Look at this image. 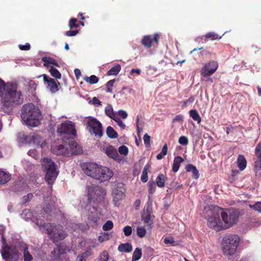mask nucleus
<instances>
[{
    "label": "nucleus",
    "mask_w": 261,
    "mask_h": 261,
    "mask_svg": "<svg viewBox=\"0 0 261 261\" xmlns=\"http://www.w3.org/2000/svg\"><path fill=\"white\" fill-rule=\"evenodd\" d=\"M220 213L221 208L218 206H207L204 208V216L208 226L216 231L223 230Z\"/></svg>",
    "instance_id": "obj_1"
},
{
    "label": "nucleus",
    "mask_w": 261,
    "mask_h": 261,
    "mask_svg": "<svg viewBox=\"0 0 261 261\" xmlns=\"http://www.w3.org/2000/svg\"><path fill=\"white\" fill-rule=\"evenodd\" d=\"M17 85L11 84L5 91L2 97L3 106L6 107H12L19 105L23 102V97L20 91L17 90Z\"/></svg>",
    "instance_id": "obj_2"
},
{
    "label": "nucleus",
    "mask_w": 261,
    "mask_h": 261,
    "mask_svg": "<svg viewBox=\"0 0 261 261\" xmlns=\"http://www.w3.org/2000/svg\"><path fill=\"white\" fill-rule=\"evenodd\" d=\"M41 165L45 173V180L49 185H53L59 173L57 166L51 159L47 158L42 159Z\"/></svg>",
    "instance_id": "obj_3"
},
{
    "label": "nucleus",
    "mask_w": 261,
    "mask_h": 261,
    "mask_svg": "<svg viewBox=\"0 0 261 261\" xmlns=\"http://www.w3.org/2000/svg\"><path fill=\"white\" fill-rule=\"evenodd\" d=\"M240 238L237 235L230 234L226 236L223 239L222 251L226 256H231L234 254L239 245Z\"/></svg>",
    "instance_id": "obj_4"
},
{
    "label": "nucleus",
    "mask_w": 261,
    "mask_h": 261,
    "mask_svg": "<svg viewBox=\"0 0 261 261\" xmlns=\"http://www.w3.org/2000/svg\"><path fill=\"white\" fill-rule=\"evenodd\" d=\"M221 218L222 221L223 229L229 228L237 224L239 214L233 209L223 210L221 208Z\"/></svg>",
    "instance_id": "obj_5"
},
{
    "label": "nucleus",
    "mask_w": 261,
    "mask_h": 261,
    "mask_svg": "<svg viewBox=\"0 0 261 261\" xmlns=\"http://www.w3.org/2000/svg\"><path fill=\"white\" fill-rule=\"evenodd\" d=\"M18 245H20V242L15 243L11 246L3 247L1 253L5 261L18 260L20 255L19 248L17 246Z\"/></svg>",
    "instance_id": "obj_6"
},
{
    "label": "nucleus",
    "mask_w": 261,
    "mask_h": 261,
    "mask_svg": "<svg viewBox=\"0 0 261 261\" xmlns=\"http://www.w3.org/2000/svg\"><path fill=\"white\" fill-rule=\"evenodd\" d=\"M44 227L46 230L50 239L54 242L63 240L67 236L60 225L47 223L44 225Z\"/></svg>",
    "instance_id": "obj_7"
},
{
    "label": "nucleus",
    "mask_w": 261,
    "mask_h": 261,
    "mask_svg": "<svg viewBox=\"0 0 261 261\" xmlns=\"http://www.w3.org/2000/svg\"><path fill=\"white\" fill-rule=\"evenodd\" d=\"M70 148H66L63 145H57L53 144L51 147L53 153L56 154H64L69 156L73 154H79L81 152L82 149L76 143L72 142L70 144Z\"/></svg>",
    "instance_id": "obj_8"
},
{
    "label": "nucleus",
    "mask_w": 261,
    "mask_h": 261,
    "mask_svg": "<svg viewBox=\"0 0 261 261\" xmlns=\"http://www.w3.org/2000/svg\"><path fill=\"white\" fill-rule=\"evenodd\" d=\"M88 200L93 202H100L106 194L105 190L98 186H89L87 188Z\"/></svg>",
    "instance_id": "obj_9"
},
{
    "label": "nucleus",
    "mask_w": 261,
    "mask_h": 261,
    "mask_svg": "<svg viewBox=\"0 0 261 261\" xmlns=\"http://www.w3.org/2000/svg\"><path fill=\"white\" fill-rule=\"evenodd\" d=\"M83 169L86 175L93 178L97 177L96 175L97 172L103 171V170H101V166L93 163H87L84 164L83 165Z\"/></svg>",
    "instance_id": "obj_10"
},
{
    "label": "nucleus",
    "mask_w": 261,
    "mask_h": 261,
    "mask_svg": "<svg viewBox=\"0 0 261 261\" xmlns=\"http://www.w3.org/2000/svg\"><path fill=\"white\" fill-rule=\"evenodd\" d=\"M89 127V132L91 134H94L95 136L101 137L102 135V129L101 123L96 119L89 117L87 123Z\"/></svg>",
    "instance_id": "obj_11"
},
{
    "label": "nucleus",
    "mask_w": 261,
    "mask_h": 261,
    "mask_svg": "<svg viewBox=\"0 0 261 261\" xmlns=\"http://www.w3.org/2000/svg\"><path fill=\"white\" fill-rule=\"evenodd\" d=\"M218 67V64L216 61H211L206 63L201 69V75L203 77H208L215 73Z\"/></svg>",
    "instance_id": "obj_12"
},
{
    "label": "nucleus",
    "mask_w": 261,
    "mask_h": 261,
    "mask_svg": "<svg viewBox=\"0 0 261 261\" xmlns=\"http://www.w3.org/2000/svg\"><path fill=\"white\" fill-rule=\"evenodd\" d=\"M41 76H43V80L46 83L47 88L51 93H55L59 90L58 86L60 85L59 82L57 83L54 79L48 77L45 74L38 76V78Z\"/></svg>",
    "instance_id": "obj_13"
},
{
    "label": "nucleus",
    "mask_w": 261,
    "mask_h": 261,
    "mask_svg": "<svg viewBox=\"0 0 261 261\" xmlns=\"http://www.w3.org/2000/svg\"><path fill=\"white\" fill-rule=\"evenodd\" d=\"M57 132L61 134H68L75 135V129L74 124L70 121L62 123L58 127Z\"/></svg>",
    "instance_id": "obj_14"
},
{
    "label": "nucleus",
    "mask_w": 261,
    "mask_h": 261,
    "mask_svg": "<svg viewBox=\"0 0 261 261\" xmlns=\"http://www.w3.org/2000/svg\"><path fill=\"white\" fill-rule=\"evenodd\" d=\"M23 123L28 126L36 127L40 124L38 115H21Z\"/></svg>",
    "instance_id": "obj_15"
},
{
    "label": "nucleus",
    "mask_w": 261,
    "mask_h": 261,
    "mask_svg": "<svg viewBox=\"0 0 261 261\" xmlns=\"http://www.w3.org/2000/svg\"><path fill=\"white\" fill-rule=\"evenodd\" d=\"M159 39L160 35L158 33L154 34L153 36L146 35L143 37L141 40V44L145 47L150 48L153 43L158 44Z\"/></svg>",
    "instance_id": "obj_16"
},
{
    "label": "nucleus",
    "mask_w": 261,
    "mask_h": 261,
    "mask_svg": "<svg viewBox=\"0 0 261 261\" xmlns=\"http://www.w3.org/2000/svg\"><path fill=\"white\" fill-rule=\"evenodd\" d=\"M101 169L103 171L97 172L96 175L98 177H94L95 179L98 180L100 182H103L108 180L112 177L113 172L110 169L101 166Z\"/></svg>",
    "instance_id": "obj_17"
},
{
    "label": "nucleus",
    "mask_w": 261,
    "mask_h": 261,
    "mask_svg": "<svg viewBox=\"0 0 261 261\" xmlns=\"http://www.w3.org/2000/svg\"><path fill=\"white\" fill-rule=\"evenodd\" d=\"M21 114H41L39 108L33 103L24 104L21 108Z\"/></svg>",
    "instance_id": "obj_18"
},
{
    "label": "nucleus",
    "mask_w": 261,
    "mask_h": 261,
    "mask_svg": "<svg viewBox=\"0 0 261 261\" xmlns=\"http://www.w3.org/2000/svg\"><path fill=\"white\" fill-rule=\"evenodd\" d=\"M122 185L118 184L116 187H114L112 191V196L113 200L116 202L123 199L125 195L122 190Z\"/></svg>",
    "instance_id": "obj_19"
},
{
    "label": "nucleus",
    "mask_w": 261,
    "mask_h": 261,
    "mask_svg": "<svg viewBox=\"0 0 261 261\" xmlns=\"http://www.w3.org/2000/svg\"><path fill=\"white\" fill-rule=\"evenodd\" d=\"M17 246L19 248V252L20 251L23 252L24 261H32L33 257L28 250L27 244L23 242H20V245Z\"/></svg>",
    "instance_id": "obj_20"
},
{
    "label": "nucleus",
    "mask_w": 261,
    "mask_h": 261,
    "mask_svg": "<svg viewBox=\"0 0 261 261\" xmlns=\"http://www.w3.org/2000/svg\"><path fill=\"white\" fill-rule=\"evenodd\" d=\"M31 143H32L37 146L43 148L46 144L44 139L38 135H33L30 138Z\"/></svg>",
    "instance_id": "obj_21"
},
{
    "label": "nucleus",
    "mask_w": 261,
    "mask_h": 261,
    "mask_svg": "<svg viewBox=\"0 0 261 261\" xmlns=\"http://www.w3.org/2000/svg\"><path fill=\"white\" fill-rule=\"evenodd\" d=\"M103 150L110 158L116 159L118 157V152L116 149L111 145L104 147Z\"/></svg>",
    "instance_id": "obj_22"
},
{
    "label": "nucleus",
    "mask_w": 261,
    "mask_h": 261,
    "mask_svg": "<svg viewBox=\"0 0 261 261\" xmlns=\"http://www.w3.org/2000/svg\"><path fill=\"white\" fill-rule=\"evenodd\" d=\"M31 136L25 135L23 133L20 132L17 134V141L19 145H21L22 144H30Z\"/></svg>",
    "instance_id": "obj_23"
},
{
    "label": "nucleus",
    "mask_w": 261,
    "mask_h": 261,
    "mask_svg": "<svg viewBox=\"0 0 261 261\" xmlns=\"http://www.w3.org/2000/svg\"><path fill=\"white\" fill-rule=\"evenodd\" d=\"M42 61L44 62L43 66L46 67H49V65L51 64L56 67H59L58 62L54 58L49 57H44L42 58Z\"/></svg>",
    "instance_id": "obj_24"
},
{
    "label": "nucleus",
    "mask_w": 261,
    "mask_h": 261,
    "mask_svg": "<svg viewBox=\"0 0 261 261\" xmlns=\"http://www.w3.org/2000/svg\"><path fill=\"white\" fill-rule=\"evenodd\" d=\"M237 165L240 170H244L247 165V161L243 155H239L237 159Z\"/></svg>",
    "instance_id": "obj_25"
},
{
    "label": "nucleus",
    "mask_w": 261,
    "mask_h": 261,
    "mask_svg": "<svg viewBox=\"0 0 261 261\" xmlns=\"http://www.w3.org/2000/svg\"><path fill=\"white\" fill-rule=\"evenodd\" d=\"M184 161L183 159L179 156H177L174 158L173 164L172 165V171L173 172L176 173L179 169L180 164Z\"/></svg>",
    "instance_id": "obj_26"
},
{
    "label": "nucleus",
    "mask_w": 261,
    "mask_h": 261,
    "mask_svg": "<svg viewBox=\"0 0 261 261\" xmlns=\"http://www.w3.org/2000/svg\"><path fill=\"white\" fill-rule=\"evenodd\" d=\"M105 114H127L126 112L122 110H119L118 112H114L112 106L108 104L105 109Z\"/></svg>",
    "instance_id": "obj_27"
},
{
    "label": "nucleus",
    "mask_w": 261,
    "mask_h": 261,
    "mask_svg": "<svg viewBox=\"0 0 261 261\" xmlns=\"http://www.w3.org/2000/svg\"><path fill=\"white\" fill-rule=\"evenodd\" d=\"M132 246L129 243L121 244L118 247L119 252L129 253L132 251Z\"/></svg>",
    "instance_id": "obj_28"
},
{
    "label": "nucleus",
    "mask_w": 261,
    "mask_h": 261,
    "mask_svg": "<svg viewBox=\"0 0 261 261\" xmlns=\"http://www.w3.org/2000/svg\"><path fill=\"white\" fill-rule=\"evenodd\" d=\"M186 170L187 172H192V176L194 178L197 179L199 178V172L195 166H193L192 164H189L187 166H186Z\"/></svg>",
    "instance_id": "obj_29"
},
{
    "label": "nucleus",
    "mask_w": 261,
    "mask_h": 261,
    "mask_svg": "<svg viewBox=\"0 0 261 261\" xmlns=\"http://www.w3.org/2000/svg\"><path fill=\"white\" fill-rule=\"evenodd\" d=\"M121 66L119 64H116L112 67L108 72V75H116L120 71Z\"/></svg>",
    "instance_id": "obj_30"
},
{
    "label": "nucleus",
    "mask_w": 261,
    "mask_h": 261,
    "mask_svg": "<svg viewBox=\"0 0 261 261\" xmlns=\"http://www.w3.org/2000/svg\"><path fill=\"white\" fill-rule=\"evenodd\" d=\"M254 171L256 174L261 175V158H257L254 162Z\"/></svg>",
    "instance_id": "obj_31"
},
{
    "label": "nucleus",
    "mask_w": 261,
    "mask_h": 261,
    "mask_svg": "<svg viewBox=\"0 0 261 261\" xmlns=\"http://www.w3.org/2000/svg\"><path fill=\"white\" fill-rule=\"evenodd\" d=\"M10 179V176L6 172L0 170V184H4Z\"/></svg>",
    "instance_id": "obj_32"
},
{
    "label": "nucleus",
    "mask_w": 261,
    "mask_h": 261,
    "mask_svg": "<svg viewBox=\"0 0 261 261\" xmlns=\"http://www.w3.org/2000/svg\"><path fill=\"white\" fill-rule=\"evenodd\" d=\"M49 71L51 75L56 79H60L61 78V73L56 68L50 66Z\"/></svg>",
    "instance_id": "obj_33"
},
{
    "label": "nucleus",
    "mask_w": 261,
    "mask_h": 261,
    "mask_svg": "<svg viewBox=\"0 0 261 261\" xmlns=\"http://www.w3.org/2000/svg\"><path fill=\"white\" fill-rule=\"evenodd\" d=\"M194 99L195 98L194 96H191L188 99L179 102V106H180L182 109H184L185 108H186L188 105L193 102Z\"/></svg>",
    "instance_id": "obj_34"
},
{
    "label": "nucleus",
    "mask_w": 261,
    "mask_h": 261,
    "mask_svg": "<svg viewBox=\"0 0 261 261\" xmlns=\"http://www.w3.org/2000/svg\"><path fill=\"white\" fill-rule=\"evenodd\" d=\"M165 176L163 174H159L156 179V185L159 187L163 188L165 186Z\"/></svg>",
    "instance_id": "obj_35"
},
{
    "label": "nucleus",
    "mask_w": 261,
    "mask_h": 261,
    "mask_svg": "<svg viewBox=\"0 0 261 261\" xmlns=\"http://www.w3.org/2000/svg\"><path fill=\"white\" fill-rule=\"evenodd\" d=\"M84 80L87 83L90 84H95L98 83L99 79L95 75H92L90 77L86 76L84 78Z\"/></svg>",
    "instance_id": "obj_36"
},
{
    "label": "nucleus",
    "mask_w": 261,
    "mask_h": 261,
    "mask_svg": "<svg viewBox=\"0 0 261 261\" xmlns=\"http://www.w3.org/2000/svg\"><path fill=\"white\" fill-rule=\"evenodd\" d=\"M142 256V250L139 248H137L133 254L132 257V261H137L139 260Z\"/></svg>",
    "instance_id": "obj_37"
},
{
    "label": "nucleus",
    "mask_w": 261,
    "mask_h": 261,
    "mask_svg": "<svg viewBox=\"0 0 261 261\" xmlns=\"http://www.w3.org/2000/svg\"><path fill=\"white\" fill-rule=\"evenodd\" d=\"M142 220L144 223H149L151 220V216L150 212L147 210L142 215Z\"/></svg>",
    "instance_id": "obj_38"
},
{
    "label": "nucleus",
    "mask_w": 261,
    "mask_h": 261,
    "mask_svg": "<svg viewBox=\"0 0 261 261\" xmlns=\"http://www.w3.org/2000/svg\"><path fill=\"white\" fill-rule=\"evenodd\" d=\"M205 38L211 40H220L222 36H219L214 32H209L205 35Z\"/></svg>",
    "instance_id": "obj_39"
},
{
    "label": "nucleus",
    "mask_w": 261,
    "mask_h": 261,
    "mask_svg": "<svg viewBox=\"0 0 261 261\" xmlns=\"http://www.w3.org/2000/svg\"><path fill=\"white\" fill-rule=\"evenodd\" d=\"M107 134L110 138H116L118 136L117 133L111 126H108L107 129Z\"/></svg>",
    "instance_id": "obj_40"
},
{
    "label": "nucleus",
    "mask_w": 261,
    "mask_h": 261,
    "mask_svg": "<svg viewBox=\"0 0 261 261\" xmlns=\"http://www.w3.org/2000/svg\"><path fill=\"white\" fill-rule=\"evenodd\" d=\"M112 119L115 120L117 124L121 127L123 128L125 126L124 124L121 121L120 118L119 117V115H109Z\"/></svg>",
    "instance_id": "obj_41"
},
{
    "label": "nucleus",
    "mask_w": 261,
    "mask_h": 261,
    "mask_svg": "<svg viewBox=\"0 0 261 261\" xmlns=\"http://www.w3.org/2000/svg\"><path fill=\"white\" fill-rule=\"evenodd\" d=\"M137 233L138 237L143 238L146 234V230L143 226L138 227L137 228Z\"/></svg>",
    "instance_id": "obj_42"
},
{
    "label": "nucleus",
    "mask_w": 261,
    "mask_h": 261,
    "mask_svg": "<svg viewBox=\"0 0 261 261\" xmlns=\"http://www.w3.org/2000/svg\"><path fill=\"white\" fill-rule=\"evenodd\" d=\"M113 226V222L111 220H108L102 226V229L104 231H108L112 229Z\"/></svg>",
    "instance_id": "obj_43"
},
{
    "label": "nucleus",
    "mask_w": 261,
    "mask_h": 261,
    "mask_svg": "<svg viewBox=\"0 0 261 261\" xmlns=\"http://www.w3.org/2000/svg\"><path fill=\"white\" fill-rule=\"evenodd\" d=\"M115 82V80H112L108 81L106 84V92L112 93V88L114 86V84Z\"/></svg>",
    "instance_id": "obj_44"
},
{
    "label": "nucleus",
    "mask_w": 261,
    "mask_h": 261,
    "mask_svg": "<svg viewBox=\"0 0 261 261\" xmlns=\"http://www.w3.org/2000/svg\"><path fill=\"white\" fill-rule=\"evenodd\" d=\"M77 19L74 18H72L70 19L69 22V27L70 29L73 28H77L79 27V24L76 23Z\"/></svg>",
    "instance_id": "obj_45"
},
{
    "label": "nucleus",
    "mask_w": 261,
    "mask_h": 261,
    "mask_svg": "<svg viewBox=\"0 0 261 261\" xmlns=\"http://www.w3.org/2000/svg\"><path fill=\"white\" fill-rule=\"evenodd\" d=\"M249 207L261 213V202H257L254 204H249Z\"/></svg>",
    "instance_id": "obj_46"
},
{
    "label": "nucleus",
    "mask_w": 261,
    "mask_h": 261,
    "mask_svg": "<svg viewBox=\"0 0 261 261\" xmlns=\"http://www.w3.org/2000/svg\"><path fill=\"white\" fill-rule=\"evenodd\" d=\"M164 242L166 245H170L171 246L176 245L175 242L172 237H168L165 238Z\"/></svg>",
    "instance_id": "obj_47"
},
{
    "label": "nucleus",
    "mask_w": 261,
    "mask_h": 261,
    "mask_svg": "<svg viewBox=\"0 0 261 261\" xmlns=\"http://www.w3.org/2000/svg\"><path fill=\"white\" fill-rule=\"evenodd\" d=\"M255 153L257 158H261V142H259L256 145Z\"/></svg>",
    "instance_id": "obj_48"
},
{
    "label": "nucleus",
    "mask_w": 261,
    "mask_h": 261,
    "mask_svg": "<svg viewBox=\"0 0 261 261\" xmlns=\"http://www.w3.org/2000/svg\"><path fill=\"white\" fill-rule=\"evenodd\" d=\"M99 261H107L109 258V255L106 251H103L99 257Z\"/></svg>",
    "instance_id": "obj_49"
},
{
    "label": "nucleus",
    "mask_w": 261,
    "mask_h": 261,
    "mask_svg": "<svg viewBox=\"0 0 261 261\" xmlns=\"http://www.w3.org/2000/svg\"><path fill=\"white\" fill-rule=\"evenodd\" d=\"M123 232L125 236H129L132 233V228L130 226H126L123 228Z\"/></svg>",
    "instance_id": "obj_50"
},
{
    "label": "nucleus",
    "mask_w": 261,
    "mask_h": 261,
    "mask_svg": "<svg viewBox=\"0 0 261 261\" xmlns=\"http://www.w3.org/2000/svg\"><path fill=\"white\" fill-rule=\"evenodd\" d=\"M59 250L58 249H54L51 252V258L53 259L58 260L60 258V255L59 253Z\"/></svg>",
    "instance_id": "obj_51"
},
{
    "label": "nucleus",
    "mask_w": 261,
    "mask_h": 261,
    "mask_svg": "<svg viewBox=\"0 0 261 261\" xmlns=\"http://www.w3.org/2000/svg\"><path fill=\"white\" fill-rule=\"evenodd\" d=\"M148 192L150 195H152L155 191L156 186L154 182L149 183Z\"/></svg>",
    "instance_id": "obj_52"
},
{
    "label": "nucleus",
    "mask_w": 261,
    "mask_h": 261,
    "mask_svg": "<svg viewBox=\"0 0 261 261\" xmlns=\"http://www.w3.org/2000/svg\"><path fill=\"white\" fill-rule=\"evenodd\" d=\"M118 151L120 154L126 155L128 153V148L125 146L122 145L119 147Z\"/></svg>",
    "instance_id": "obj_53"
},
{
    "label": "nucleus",
    "mask_w": 261,
    "mask_h": 261,
    "mask_svg": "<svg viewBox=\"0 0 261 261\" xmlns=\"http://www.w3.org/2000/svg\"><path fill=\"white\" fill-rule=\"evenodd\" d=\"M33 198V194L31 193L28 194L22 198V203L24 204L29 201Z\"/></svg>",
    "instance_id": "obj_54"
},
{
    "label": "nucleus",
    "mask_w": 261,
    "mask_h": 261,
    "mask_svg": "<svg viewBox=\"0 0 261 261\" xmlns=\"http://www.w3.org/2000/svg\"><path fill=\"white\" fill-rule=\"evenodd\" d=\"M178 142L182 145H187L188 144V139L185 136H181L178 140Z\"/></svg>",
    "instance_id": "obj_55"
},
{
    "label": "nucleus",
    "mask_w": 261,
    "mask_h": 261,
    "mask_svg": "<svg viewBox=\"0 0 261 261\" xmlns=\"http://www.w3.org/2000/svg\"><path fill=\"white\" fill-rule=\"evenodd\" d=\"M79 33V31L76 30H69L65 33V35L68 37L74 36Z\"/></svg>",
    "instance_id": "obj_56"
},
{
    "label": "nucleus",
    "mask_w": 261,
    "mask_h": 261,
    "mask_svg": "<svg viewBox=\"0 0 261 261\" xmlns=\"http://www.w3.org/2000/svg\"><path fill=\"white\" fill-rule=\"evenodd\" d=\"M109 239V235L107 233H104L102 235L98 237V241L100 242H103Z\"/></svg>",
    "instance_id": "obj_57"
},
{
    "label": "nucleus",
    "mask_w": 261,
    "mask_h": 261,
    "mask_svg": "<svg viewBox=\"0 0 261 261\" xmlns=\"http://www.w3.org/2000/svg\"><path fill=\"white\" fill-rule=\"evenodd\" d=\"M143 140H144L145 144L147 146H150V137L149 135H148L147 134H145L144 136Z\"/></svg>",
    "instance_id": "obj_58"
},
{
    "label": "nucleus",
    "mask_w": 261,
    "mask_h": 261,
    "mask_svg": "<svg viewBox=\"0 0 261 261\" xmlns=\"http://www.w3.org/2000/svg\"><path fill=\"white\" fill-rule=\"evenodd\" d=\"M19 48L22 50H29L31 48V45L29 43H26L25 45L19 44Z\"/></svg>",
    "instance_id": "obj_59"
},
{
    "label": "nucleus",
    "mask_w": 261,
    "mask_h": 261,
    "mask_svg": "<svg viewBox=\"0 0 261 261\" xmlns=\"http://www.w3.org/2000/svg\"><path fill=\"white\" fill-rule=\"evenodd\" d=\"M92 103L95 106H101V101L96 97H94L92 99Z\"/></svg>",
    "instance_id": "obj_60"
},
{
    "label": "nucleus",
    "mask_w": 261,
    "mask_h": 261,
    "mask_svg": "<svg viewBox=\"0 0 261 261\" xmlns=\"http://www.w3.org/2000/svg\"><path fill=\"white\" fill-rule=\"evenodd\" d=\"M28 154L34 158H36L37 157V154H36V151L34 149L30 150L28 151Z\"/></svg>",
    "instance_id": "obj_61"
},
{
    "label": "nucleus",
    "mask_w": 261,
    "mask_h": 261,
    "mask_svg": "<svg viewBox=\"0 0 261 261\" xmlns=\"http://www.w3.org/2000/svg\"><path fill=\"white\" fill-rule=\"evenodd\" d=\"M74 72L76 79H79L82 75L81 70L79 69L76 68L74 69Z\"/></svg>",
    "instance_id": "obj_62"
},
{
    "label": "nucleus",
    "mask_w": 261,
    "mask_h": 261,
    "mask_svg": "<svg viewBox=\"0 0 261 261\" xmlns=\"http://www.w3.org/2000/svg\"><path fill=\"white\" fill-rule=\"evenodd\" d=\"M141 179L143 182H146L148 180V174L142 172Z\"/></svg>",
    "instance_id": "obj_63"
},
{
    "label": "nucleus",
    "mask_w": 261,
    "mask_h": 261,
    "mask_svg": "<svg viewBox=\"0 0 261 261\" xmlns=\"http://www.w3.org/2000/svg\"><path fill=\"white\" fill-rule=\"evenodd\" d=\"M141 70L140 69L133 68L131 70L130 73L133 74L135 73L137 75H139L141 73Z\"/></svg>",
    "instance_id": "obj_64"
}]
</instances>
